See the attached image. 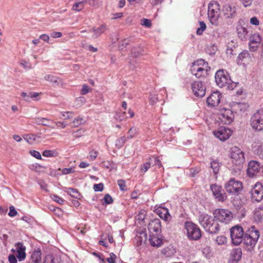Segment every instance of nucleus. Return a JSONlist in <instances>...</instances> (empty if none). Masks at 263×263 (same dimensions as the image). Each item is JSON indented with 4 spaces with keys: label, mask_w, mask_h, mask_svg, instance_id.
Wrapping results in <instances>:
<instances>
[{
    "label": "nucleus",
    "mask_w": 263,
    "mask_h": 263,
    "mask_svg": "<svg viewBox=\"0 0 263 263\" xmlns=\"http://www.w3.org/2000/svg\"><path fill=\"white\" fill-rule=\"evenodd\" d=\"M199 221L205 231L211 234H217L219 230V224L214 218L207 214L203 213L199 216Z\"/></svg>",
    "instance_id": "f257e3e1"
},
{
    "label": "nucleus",
    "mask_w": 263,
    "mask_h": 263,
    "mask_svg": "<svg viewBox=\"0 0 263 263\" xmlns=\"http://www.w3.org/2000/svg\"><path fill=\"white\" fill-rule=\"evenodd\" d=\"M260 236L259 231L251 226L248 229L243 236V243L248 250H252L255 246Z\"/></svg>",
    "instance_id": "f03ea898"
},
{
    "label": "nucleus",
    "mask_w": 263,
    "mask_h": 263,
    "mask_svg": "<svg viewBox=\"0 0 263 263\" xmlns=\"http://www.w3.org/2000/svg\"><path fill=\"white\" fill-rule=\"evenodd\" d=\"M188 238L190 240H197L201 236V232L197 225L192 222L186 221L184 224Z\"/></svg>",
    "instance_id": "7ed1b4c3"
},
{
    "label": "nucleus",
    "mask_w": 263,
    "mask_h": 263,
    "mask_svg": "<svg viewBox=\"0 0 263 263\" xmlns=\"http://www.w3.org/2000/svg\"><path fill=\"white\" fill-rule=\"evenodd\" d=\"M224 187L228 193L233 195H239L243 189L242 183L234 178L226 183Z\"/></svg>",
    "instance_id": "20e7f679"
},
{
    "label": "nucleus",
    "mask_w": 263,
    "mask_h": 263,
    "mask_svg": "<svg viewBox=\"0 0 263 263\" xmlns=\"http://www.w3.org/2000/svg\"><path fill=\"white\" fill-rule=\"evenodd\" d=\"M143 47L140 46H135L132 48L130 54L128 58L130 69H134L136 68L138 64L137 59L143 55Z\"/></svg>",
    "instance_id": "39448f33"
},
{
    "label": "nucleus",
    "mask_w": 263,
    "mask_h": 263,
    "mask_svg": "<svg viewBox=\"0 0 263 263\" xmlns=\"http://www.w3.org/2000/svg\"><path fill=\"white\" fill-rule=\"evenodd\" d=\"M230 235L232 243L234 245H240L243 241L244 236L242 227L238 226L232 227L230 230Z\"/></svg>",
    "instance_id": "423d86ee"
},
{
    "label": "nucleus",
    "mask_w": 263,
    "mask_h": 263,
    "mask_svg": "<svg viewBox=\"0 0 263 263\" xmlns=\"http://www.w3.org/2000/svg\"><path fill=\"white\" fill-rule=\"evenodd\" d=\"M251 125L256 130L261 131L263 129V109L258 110L252 116Z\"/></svg>",
    "instance_id": "0eeeda50"
},
{
    "label": "nucleus",
    "mask_w": 263,
    "mask_h": 263,
    "mask_svg": "<svg viewBox=\"0 0 263 263\" xmlns=\"http://www.w3.org/2000/svg\"><path fill=\"white\" fill-rule=\"evenodd\" d=\"M215 82L220 87H223L231 82L228 73L223 69L218 70L215 76Z\"/></svg>",
    "instance_id": "6e6552de"
},
{
    "label": "nucleus",
    "mask_w": 263,
    "mask_h": 263,
    "mask_svg": "<svg viewBox=\"0 0 263 263\" xmlns=\"http://www.w3.org/2000/svg\"><path fill=\"white\" fill-rule=\"evenodd\" d=\"M213 214L216 220L225 223H229L233 218L231 212L228 210H216Z\"/></svg>",
    "instance_id": "1a4fd4ad"
},
{
    "label": "nucleus",
    "mask_w": 263,
    "mask_h": 263,
    "mask_svg": "<svg viewBox=\"0 0 263 263\" xmlns=\"http://www.w3.org/2000/svg\"><path fill=\"white\" fill-rule=\"evenodd\" d=\"M230 156L233 163L236 165H239L245 162L244 153L237 146L231 148Z\"/></svg>",
    "instance_id": "9d476101"
},
{
    "label": "nucleus",
    "mask_w": 263,
    "mask_h": 263,
    "mask_svg": "<svg viewBox=\"0 0 263 263\" xmlns=\"http://www.w3.org/2000/svg\"><path fill=\"white\" fill-rule=\"evenodd\" d=\"M218 118L222 123L230 124L234 120V114L231 109L223 108L220 110Z\"/></svg>",
    "instance_id": "9b49d317"
},
{
    "label": "nucleus",
    "mask_w": 263,
    "mask_h": 263,
    "mask_svg": "<svg viewBox=\"0 0 263 263\" xmlns=\"http://www.w3.org/2000/svg\"><path fill=\"white\" fill-rule=\"evenodd\" d=\"M252 199L254 201L259 202L263 198V186L261 183H257L252 189Z\"/></svg>",
    "instance_id": "f8f14e48"
},
{
    "label": "nucleus",
    "mask_w": 263,
    "mask_h": 263,
    "mask_svg": "<svg viewBox=\"0 0 263 263\" xmlns=\"http://www.w3.org/2000/svg\"><path fill=\"white\" fill-rule=\"evenodd\" d=\"M211 190L213 195L219 201H224L227 199L226 193H222V189L221 186L213 184L211 185Z\"/></svg>",
    "instance_id": "ddd939ff"
},
{
    "label": "nucleus",
    "mask_w": 263,
    "mask_h": 263,
    "mask_svg": "<svg viewBox=\"0 0 263 263\" xmlns=\"http://www.w3.org/2000/svg\"><path fill=\"white\" fill-rule=\"evenodd\" d=\"M208 15V16H220L221 11L219 3L217 1H212L209 4Z\"/></svg>",
    "instance_id": "4468645a"
},
{
    "label": "nucleus",
    "mask_w": 263,
    "mask_h": 263,
    "mask_svg": "<svg viewBox=\"0 0 263 263\" xmlns=\"http://www.w3.org/2000/svg\"><path fill=\"white\" fill-rule=\"evenodd\" d=\"M192 89L197 97H202L205 94V87L201 81H195L192 83Z\"/></svg>",
    "instance_id": "2eb2a0df"
},
{
    "label": "nucleus",
    "mask_w": 263,
    "mask_h": 263,
    "mask_svg": "<svg viewBox=\"0 0 263 263\" xmlns=\"http://www.w3.org/2000/svg\"><path fill=\"white\" fill-rule=\"evenodd\" d=\"M221 94L218 91L212 93L206 99V103L208 106L215 107L217 106L220 101Z\"/></svg>",
    "instance_id": "dca6fc26"
},
{
    "label": "nucleus",
    "mask_w": 263,
    "mask_h": 263,
    "mask_svg": "<svg viewBox=\"0 0 263 263\" xmlns=\"http://www.w3.org/2000/svg\"><path fill=\"white\" fill-rule=\"evenodd\" d=\"M211 68L209 66L208 67H197L192 68L191 69L192 72L194 74L196 78H200L206 77L209 74V71L210 70Z\"/></svg>",
    "instance_id": "f3484780"
},
{
    "label": "nucleus",
    "mask_w": 263,
    "mask_h": 263,
    "mask_svg": "<svg viewBox=\"0 0 263 263\" xmlns=\"http://www.w3.org/2000/svg\"><path fill=\"white\" fill-rule=\"evenodd\" d=\"M241 21L242 20H240L239 21L236 27V31L238 37L241 41H246L248 37V31L245 26V24H241Z\"/></svg>",
    "instance_id": "a211bd4d"
},
{
    "label": "nucleus",
    "mask_w": 263,
    "mask_h": 263,
    "mask_svg": "<svg viewBox=\"0 0 263 263\" xmlns=\"http://www.w3.org/2000/svg\"><path fill=\"white\" fill-rule=\"evenodd\" d=\"M259 163L255 161H251L248 164L247 174L250 177H253L259 173L260 170Z\"/></svg>",
    "instance_id": "6ab92c4d"
},
{
    "label": "nucleus",
    "mask_w": 263,
    "mask_h": 263,
    "mask_svg": "<svg viewBox=\"0 0 263 263\" xmlns=\"http://www.w3.org/2000/svg\"><path fill=\"white\" fill-rule=\"evenodd\" d=\"M231 130L229 128H220L217 131L214 132V134L216 137L221 141H225L229 138L231 136Z\"/></svg>",
    "instance_id": "aec40b11"
},
{
    "label": "nucleus",
    "mask_w": 263,
    "mask_h": 263,
    "mask_svg": "<svg viewBox=\"0 0 263 263\" xmlns=\"http://www.w3.org/2000/svg\"><path fill=\"white\" fill-rule=\"evenodd\" d=\"M230 107L234 114V112L237 114L241 111H245L248 106L247 104L243 103L233 102L230 104Z\"/></svg>",
    "instance_id": "412c9836"
},
{
    "label": "nucleus",
    "mask_w": 263,
    "mask_h": 263,
    "mask_svg": "<svg viewBox=\"0 0 263 263\" xmlns=\"http://www.w3.org/2000/svg\"><path fill=\"white\" fill-rule=\"evenodd\" d=\"M161 225L159 219H155L151 220L148 226V229L151 233H158L161 232Z\"/></svg>",
    "instance_id": "4be33fe9"
},
{
    "label": "nucleus",
    "mask_w": 263,
    "mask_h": 263,
    "mask_svg": "<svg viewBox=\"0 0 263 263\" xmlns=\"http://www.w3.org/2000/svg\"><path fill=\"white\" fill-rule=\"evenodd\" d=\"M15 249L17 251V257L19 261L23 260L26 257V247L22 242H17L15 246Z\"/></svg>",
    "instance_id": "5701e85b"
},
{
    "label": "nucleus",
    "mask_w": 263,
    "mask_h": 263,
    "mask_svg": "<svg viewBox=\"0 0 263 263\" xmlns=\"http://www.w3.org/2000/svg\"><path fill=\"white\" fill-rule=\"evenodd\" d=\"M156 213L162 219L165 221H169L171 219V216L168 210L165 208H159L156 210Z\"/></svg>",
    "instance_id": "b1692460"
},
{
    "label": "nucleus",
    "mask_w": 263,
    "mask_h": 263,
    "mask_svg": "<svg viewBox=\"0 0 263 263\" xmlns=\"http://www.w3.org/2000/svg\"><path fill=\"white\" fill-rule=\"evenodd\" d=\"M236 14V8L232 7L229 5H226L223 7L221 11V15L226 16H233Z\"/></svg>",
    "instance_id": "393cba45"
},
{
    "label": "nucleus",
    "mask_w": 263,
    "mask_h": 263,
    "mask_svg": "<svg viewBox=\"0 0 263 263\" xmlns=\"http://www.w3.org/2000/svg\"><path fill=\"white\" fill-rule=\"evenodd\" d=\"M253 219L257 222H260L263 220V205L256 208L254 210Z\"/></svg>",
    "instance_id": "a878e982"
},
{
    "label": "nucleus",
    "mask_w": 263,
    "mask_h": 263,
    "mask_svg": "<svg viewBox=\"0 0 263 263\" xmlns=\"http://www.w3.org/2000/svg\"><path fill=\"white\" fill-rule=\"evenodd\" d=\"M148 240L153 247H159L162 244V240L156 235H149Z\"/></svg>",
    "instance_id": "bb28decb"
},
{
    "label": "nucleus",
    "mask_w": 263,
    "mask_h": 263,
    "mask_svg": "<svg viewBox=\"0 0 263 263\" xmlns=\"http://www.w3.org/2000/svg\"><path fill=\"white\" fill-rule=\"evenodd\" d=\"M44 79L46 81L51 83L54 85H59L61 83V80L53 75L48 74L44 77Z\"/></svg>",
    "instance_id": "cd10ccee"
},
{
    "label": "nucleus",
    "mask_w": 263,
    "mask_h": 263,
    "mask_svg": "<svg viewBox=\"0 0 263 263\" xmlns=\"http://www.w3.org/2000/svg\"><path fill=\"white\" fill-rule=\"evenodd\" d=\"M106 28L105 25H102L100 27L97 28H93L92 29V31L93 32V35H92V38L96 39L102 33L104 32L106 30Z\"/></svg>",
    "instance_id": "c85d7f7f"
},
{
    "label": "nucleus",
    "mask_w": 263,
    "mask_h": 263,
    "mask_svg": "<svg viewBox=\"0 0 263 263\" xmlns=\"http://www.w3.org/2000/svg\"><path fill=\"white\" fill-rule=\"evenodd\" d=\"M38 96L39 93L35 92H23L21 93V96L24 98V100L26 101H29L31 98H36Z\"/></svg>",
    "instance_id": "c756f323"
},
{
    "label": "nucleus",
    "mask_w": 263,
    "mask_h": 263,
    "mask_svg": "<svg viewBox=\"0 0 263 263\" xmlns=\"http://www.w3.org/2000/svg\"><path fill=\"white\" fill-rule=\"evenodd\" d=\"M34 122L37 125H42L44 126H49V122L51 121L45 118H36L34 119Z\"/></svg>",
    "instance_id": "7c9ffc66"
},
{
    "label": "nucleus",
    "mask_w": 263,
    "mask_h": 263,
    "mask_svg": "<svg viewBox=\"0 0 263 263\" xmlns=\"http://www.w3.org/2000/svg\"><path fill=\"white\" fill-rule=\"evenodd\" d=\"M42 253L40 249L34 251L31 256V260L37 262H42Z\"/></svg>",
    "instance_id": "2f4dec72"
},
{
    "label": "nucleus",
    "mask_w": 263,
    "mask_h": 263,
    "mask_svg": "<svg viewBox=\"0 0 263 263\" xmlns=\"http://www.w3.org/2000/svg\"><path fill=\"white\" fill-rule=\"evenodd\" d=\"M262 38L259 33H254L252 34L249 37V41L251 42L253 44H260Z\"/></svg>",
    "instance_id": "473e14b6"
},
{
    "label": "nucleus",
    "mask_w": 263,
    "mask_h": 263,
    "mask_svg": "<svg viewBox=\"0 0 263 263\" xmlns=\"http://www.w3.org/2000/svg\"><path fill=\"white\" fill-rule=\"evenodd\" d=\"M231 256L233 260L235 261H238L241 258V249H235L233 250V251L231 252Z\"/></svg>",
    "instance_id": "72a5a7b5"
},
{
    "label": "nucleus",
    "mask_w": 263,
    "mask_h": 263,
    "mask_svg": "<svg viewBox=\"0 0 263 263\" xmlns=\"http://www.w3.org/2000/svg\"><path fill=\"white\" fill-rule=\"evenodd\" d=\"M211 167L213 170L214 174H217L220 167L219 162L216 160H213L211 162Z\"/></svg>",
    "instance_id": "f704fd0d"
},
{
    "label": "nucleus",
    "mask_w": 263,
    "mask_h": 263,
    "mask_svg": "<svg viewBox=\"0 0 263 263\" xmlns=\"http://www.w3.org/2000/svg\"><path fill=\"white\" fill-rule=\"evenodd\" d=\"M58 152L55 150H45L43 152V155L46 157H55L58 156Z\"/></svg>",
    "instance_id": "c9c22d12"
},
{
    "label": "nucleus",
    "mask_w": 263,
    "mask_h": 263,
    "mask_svg": "<svg viewBox=\"0 0 263 263\" xmlns=\"http://www.w3.org/2000/svg\"><path fill=\"white\" fill-rule=\"evenodd\" d=\"M44 263H61L60 259L53 257L52 255H48L45 257Z\"/></svg>",
    "instance_id": "e433bc0d"
},
{
    "label": "nucleus",
    "mask_w": 263,
    "mask_h": 263,
    "mask_svg": "<svg viewBox=\"0 0 263 263\" xmlns=\"http://www.w3.org/2000/svg\"><path fill=\"white\" fill-rule=\"evenodd\" d=\"M66 192L71 197L77 198L80 196V193L76 189L73 188H67L66 190Z\"/></svg>",
    "instance_id": "4c0bfd02"
},
{
    "label": "nucleus",
    "mask_w": 263,
    "mask_h": 263,
    "mask_svg": "<svg viewBox=\"0 0 263 263\" xmlns=\"http://www.w3.org/2000/svg\"><path fill=\"white\" fill-rule=\"evenodd\" d=\"M209 66L208 63L205 62L203 60L200 59L196 61L193 63V68H195V67H208Z\"/></svg>",
    "instance_id": "58836bf2"
},
{
    "label": "nucleus",
    "mask_w": 263,
    "mask_h": 263,
    "mask_svg": "<svg viewBox=\"0 0 263 263\" xmlns=\"http://www.w3.org/2000/svg\"><path fill=\"white\" fill-rule=\"evenodd\" d=\"M37 137H38L34 134H28L25 135L24 138L27 142L33 144L36 140Z\"/></svg>",
    "instance_id": "ea45409f"
},
{
    "label": "nucleus",
    "mask_w": 263,
    "mask_h": 263,
    "mask_svg": "<svg viewBox=\"0 0 263 263\" xmlns=\"http://www.w3.org/2000/svg\"><path fill=\"white\" fill-rule=\"evenodd\" d=\"M151 164L152 162L149 160L148 161L143 164L140 167V172L143 174L145 173L150 167Z\"/></svg>",
    "instance_id": "a19ab883"
},
{
    "label": "nucleus",
    "mask_w": 263,
    "mask_h": 263,
    "mask_svg": "<svg viewBox=\"0 0 263 263\" xmlns=\"http://www.w3.org/2000/svg\"><path fill=\"white\" fill-rule=\"evenodd\" d=\"M216 241L218 245H223L226 243L227 239L224 236L221 235L216 238Z\"/></svg>",
    "instance_id": "79ce46f5"
},
{
    "label": "nucleus",
    "mask_w": 263,
    "mask_h": 263,
    "mask_svg": "<svg viewBox=\"0 0 263 263\" xmlns=\"http://www.w3.org/2000/svg\"><path fill=\"white\" fill-rule=\"evenodd\" d=\"M149 160L152 162V164L153 165H158L159 167H161L162 166L161 162L160 160L157 157H152V158H149Z\"/></svg>",
    "instance_id": "37998d69"
},
{
    "label": "nucleus",
    "mask_w": 263,
    "mask_h": 263,
    "mask_svg": "<svg viewBox=\"0 0 263 263\" xmlns=\"http://www.w3.org/2000/svg\"><path fill=\"white\" fill-rule=\"evenodd\" d=\"M126 141V139L125 136H123L121 137L120 138L117 140L116 142V145L118 148H121L122 147L124 144H125V142Z\"/></svg>",
    "instance_id": "c03bdc74"
},
{
    "label": "nucleus",
    "mask_w": 263,
    "mask_h": 263,
    "mask_svg": "<svg viewBox=\"0 0 263 263\" xmlns=\"http://www.w3.org/2000/svg\"><path fill=\"white\" fill-rule=\"evenodd\" d=\"M84 7V3L83 2H79L78 3H76L73 4L72 6V9L73 10H76L77 11H81Z\"/></svg>",
    "instance_id": "a18cd8bd"
},
{
    "label": "nucleus",
    "mask_w": 263,
    "mask_h": 263,
    "mask_svg": "<svg viewBox=\"0 0 263 263\" xmlns=\"http://www.w3.org/2000/svg\"><path fill=\"white\" fill-rule=\"evenodd\" d=\"M199 24H200V27L198 28L196 31V33L198 35L202 34L203 32L204 31V30L206 28V25L203 22H202V21L200 22Z\"/></svg>",
    "instance_id": "49530a36"
},
{
    "label": "nucleus",
    "mask_w": 263,
    "mask_h": 263,
    "mask_svg": "<svg viewBox=\"0 0 263 263\" xmlns=\"http://www.w3.org/2000/svg\"><path fill=\"white\" fill-rule=\"evenodd\" d=\"M126 112H119L116 114L115 118L116 120L121 121L126 118Z\"/></svg>",
    "instance_id": "de8ad7c7"
},
{
    "label": "nucleus",
    "mask_w": 263,
    "mask_h": 263,
    "mask_svg": "<svg viewBox=\"0 0 263 263\" xmlns=\"http://www.w3.org/2000/svg\"><path fill=\"white\" fill-rule=\"evenodd\" d=\"M138 129L136 127H132L128 132V136L127 138H132L137 133Z\"/></svg>",
    "instance_id": "09e8293b"
},
{
    "label": "nucleus",
    "mask_w": 263,
    "mask_h": 263,
    "mask_svg": "<svg viewBox=\"0 0 263 263\" xmlns=\"http://www.w3.org/2000/svg\"><path fill=\"white\" fill-rule=\"evenodd\" d=\"M141 24L148 28H150L152 26L151 21L145 18L141 20Z\"/></svg>",
    "instance_id": "8fccbe9b"
},
{
    "label": "nucleus",
    "mask_w": 263,
    "mask_h": 263,
    "mask_svg": "<svg viewBox=\"0 0 263 263\" xmlns=\"http://www.w3.org/2000/svg\"><path fill=\"white\" fill-rule=\"evenodd\" d=\"M91 89L89 88V87L84 84L82 86V88L81 90V94L82 95H85L87 94V93L91 91Z\"/></svg>",
    "instance_id": "3c124183"
},
{
    "label": "nucleus",
    "mask_w": 263,
    "mask_h": 263,
    "mask_svg": "<svg viewBox=\"0 0 263 263\" xmlns=\"http://www.w3.org/2000/svg\"><path fill=\"white\" fill-rule=\"evenodd\" d=\"M249 46L250 50L251 51L254 52L258 49L259 44H253L251 42L249 41Z\"/></svg>",
    "instance_id": "603ef678"
},
{
    "label": "nucleus",
    "mask_w": 263,
    "mask_h": 263,
    "mask_svg": "<svg viewBox=\"0 0 263 263\" xmlns=\"http://www.w3.org/2000/svg\"><path fill=\"white\" fill-rule=\"evenodd\" d=\"M83 119L82 118H75L72 122V126L73 127H78L82 123Z\"/></svg>",
    "instance_id": "864d4df0"
},
{
    "label": "nucleus",
    "mask_w": 263,
    "mask_h": 263,
    "mask_svg": "<svg viewBox=\"0 0 263 263\" xmlns=\"http://www.w3.org/2000/svg\"><path fill=\"white\" fill-rule=\"evenodd\" d=\"M118 184L121 191H124L127 190L125 182L123 180H119L118 181Z\"/></svg>",
    "instance_id": "5fc2aeb1"
},
{
    "label": "nucleus",
    "mask_w": 263,
    "mask_h": 263,
    "mask_svg": "<svg viewBox=\"0 0 263 263\" xmlns=\"http://www.w3.org/2000/svg\"><path fill=\"white\" fill-rule=\"evenodd\" d=\"M103 200L104 202L107 204H111L113 202V199L109 194H106L103 198Z\"/></svg>",
    "instance_id": "6e6d98bb"
},
{
    "label": "nucleus",
    "mask_w": 263,
    "mask_h": 263,
    "mask_svg": "<svg viewBox=\"0 0 263 263\" xmlns=\"http://www.w3.org/2000/svg\"><path fill=\"white\" fill-rule=\"evenodd\" d=\"M103 184L102 183L99 184H95L93 185V190L96 192L102 191L103 190Z\"/></svg>",
    "instance_id": "4d7b16f0"
},
{
    "label": "nucleus",
    "mask_w": 263,
    "mask_h": 263,
    "mask_svg": "<svg viewBox=\"0 0 263 263\" xmlns=\"http://www.w3.org/2000/svg\"><path fill=\"white\" fill-rule=\"evenodd\" d=\"M61 171L62 174L63 175L70 174L74 172V171L71 167L63 168V170H61Z\"/></svg>",
    "instance_id": "13d9d810"
},
{
    "label": "nucleus",
    "mask_w": 263,
    "mask_h": 263,
    "mask_svg": "<svg viewBox=\"0 0 263 263\" xmlns=\"http://www.w3.org/2000/svg\"><path fill=\"white\" fill-rule=\"evenodd\" d=\"M9 212L8 213V215L10 217H14L17 214V211L15 210L14 207L13 206H10L9 207Z\"/></svg>",
    "instance_id": "bf43d9fd"
},
{
    "label": "nucleus",
    "mask_w": 263,
    "mask_h": 263,
    "mask_svg": "<svg viewBox=\"0 0 263 263\" xmlns=\"http://www.w3.org/2000/svg\"><path fill=\"white\" fill-rule=\"evenodd\" d=\"M51 198L53 199V200H54V201L57 202L59 204H62L63 202H64V200L62 198L59 197L56 195H52L51 196Z\"/></svg>",
    "instance_id": "052dcab7"
},
{
    "label": "nucleus",
    "mask_w": 263,
    "mask_h": 263,
    "mask_svg": "<svg viewBox=\"0 0 263 263\" xmlns=\"http://www.w3.org/2000/svg\"><path fill=\"white\" fill-rule=\"evenodd\" d=\"M116 257V255L114 253H111L110 254V257L107 258L106 260L109 263H115Z\"/></svg>",
    "instance_id": "680f3d73"
},
{
    "label": "nucleus",
    "mask_w": 263,
    "mask_h": 263,
    "mask_svg": "<svg viewBox=\"0 0 263 263\" xmlns=\"http://www.w3.org/2000/svg\"><path fill=\"white\" fill-rule=\"evenodd\" d=\"M38 183L42 190H45L46 192L48 191V190H47V185L46 184V183L45 182V181L44 180H39L38 181Z\"/></svg>",
    "instance_id": "e2e57ef3"
},
{
    "label": "nucleus",
    "mask_w": 263,
    "mask_h": 263,
    "mask_svg": "<svg viewBox=\"0 0 263 263\" xmlns=\"http://www.w3.org/2000/svg\"><path fill=\"white\" fill-rule=\"evenodd\" d=\"M30 154L33 157H35V158H36L37 159H42V157H41L40 153L37 151H30Z\"/></svg>",
    "instance_id": "0e129e2a"
},
{
    "label": "nucleus",
    "mask_w": 263,
    "mask_h": 263,
    "mask_svg": "<svg viewBox=\"0 0 263 263\" xmlns=\"http://www.w3.org/2000/svg\"><path fill=\"white\" fill-rule=\"evenodd\" d=\"M20 64L25 69L32 68L31 65L25 60H22L20 62Z\"/></svg>",
    "instance_id": "69168bd1"
},
{
    "label": "nucleus",
    "mask_w": 263,
    "mask_h": 263,
    "mask_svg": "<svg viewBox=\"0 0 263 263\" xmlns=\"http://www.w3.org/2000/svg\"><path fill=\"white\" fill-rule=\"evenodd\" d=\"M98 155V152L93 150L89 152V157L92 160L95 159Z\"/></svg>",
    "instance_id": "338daca9"
},
{
    "label": "nucleus",
    "mask_w": 263,
    "mask_h": 263,
    "mask_svg": "<svg viewBox=\"0 0 263 263\" xmlns=\"http://www.w3.org/2000/svg\"><path fill=\"white\" fill-rule=\"evenodd\" d=\"M8 260L10 263H17V259L14 255H10L8 257Z\"/></svg>",
    "instance_id": "774afa93"
}]
</instances>
